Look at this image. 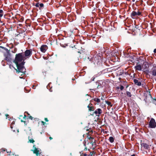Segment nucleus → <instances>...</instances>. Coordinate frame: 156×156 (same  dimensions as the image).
<instances>
[{
    "mask_svg": "<svg viewBox=\"0 0 156 156\" xmlns=\"http://www.w3.org/2000/svg\"><path fill=\"white\" fill-rule=\"evenodd\" d=\"M39 5L41 7H42L44 5L42 3H41L39 4Z\"/></svg>",
    "mask_w": 156,
    "mask_h": 156,
    "instance_id": "nucleus-26",
    "label": "nucleus"
},
{
    "mask_svg": "<svg viewBox=\"0 0 156 156\" xmlns=\"http://www.w3.org/2000/svg\"><path fill=\"white\" fill-rule=\"evenodd\" d=\"M148 65L147 63H144L142 65V69L144 70L145 69L148 67Z\"/></svg>",
    "mask_w": 156,
    "mask_h": 156,
    "instance_id": "nucleus-11",
    "label": "nucleus"
},
{
    "mask_svg": "<svg viewBox=\"0 0 156 156\" xmlns=\"http://www.w3.org/2000/svg\"><path fill=\"white\" fill-rule=\"evenodd\" d=\"M130 156H135V155L134 154H133L132 155H131Z\"/></svg>",
    "mask_w": 156,
    "mask_h": 156,
    "instance_id": "nucleus-34",
    "label": "nucleus"
},
{
    "mask_svg": "<svg viewBox=\"0 0 156 156\" xmlns=\"http://www.w3.org/2000/svg\"><path fill=\"white\" fill-rule=\"evenodd\" d=\"M133 2H134V0H133Z\"/></svg>",
    "mask_w": 156,
    "mask_h": 156,
    "instance_id": "nucleus-41",
    "label": "nucleus"
},
{
    "mask_svg": "<svg viewBox=\"0 0 156 156\" xmlns=\"http://www.w3.org/2000/svg\"><path fill=\"white\" fill-rule=\"evenodd\" d=\"M39 4L38 3H37L36 4V5H35V6L36 7H38L39 6Z\"/></svg>",
    "mask_w": 156,
    "mask_h": 156,
    "instance_id": "nucleus-25",
    "label": "nucleus"
},
{
    "mask_svg": "<svg viewBox=\"0 0 156 156\" xmlns=\"http://www.w3.org/2000/svg\"><path fill=\"white\" fill-rule=\"evenodd\" d=\"M21 19L22 20H23V19L22 18H21Z\"/></svg>",
    "mask_w": 156,
    "mask_h": 156,
    "instance_id": "nucleus-39",
    "label": "nucleus"
},
{
    "mask_svg": "<svg viewBox=\"0 0 156 156\" xmlns=\"http://www.w3.org/2000/svg\"><path fill=\"white\" fill-rule=\"evenodd\" d=\"M117 88H118V89H119V87H117Z\"/></svg>",
    "mask_w": 156,
    "mask_h": 156,
    "instance_id": "nucleus-44",
    "label": "nucleus"
},
{
    "mask_svg": "<svg viewBox=\"0 0 156 156\" xmlns=\"http://www.w3.org/2000/svg\"><path fill=\"white\" fill-rule=\"evenodd\" d=\"M44 120L47 122H48V120L47 118H44Z\"/></svg>",
    "mask_w": 156,
    "mask_h": 156,
    "instance_id": "nucleus-27",
    "label": "nucleus"
},
{
    "mask_svg": "<svg viewBox=\"0 0 156 156\" xmlns=\"http://www.w3.org/2000/svg\"><path fill=\"white\" fill-rule=\"evenodd\" d=\"M24 122L25 124H26V122H25V121H24Z\"/></svg>",
    "mask_w": 156,
    "mask_h": 156,
    "instance_id": "nucleus-36",
    "label": "nucleus"
},
{
    "mask_svg": "<svg viewBox=\"0 0 156 156\" xmlns=\"http://www.w3.org/2000/svg\"><path fill=\"white\" fill-rule=\"evenodd\" d=\"M154 53H156V48L154 49Z\"/></svg>",
    "mask_w": 156,
    "mask_h": 156,
    "instance_id": "nucleus-32",
    "label": "nucleus"
},
{
    "mask_svg": "<svg viewBox=\"0 0 156 156\" xmlns=\"http://www.w3.org/2000/svg\"><path fill=\"white\" fill-rule=\"evenodd\" d=\"M31 151L34 154H36L37 156H44L42 154L41 150L39 149L34 147V150H32Z\"/></svg>",
    "mask_w": 156,
    "mask_h": 156,
    "instance_id": "nucleus-2",
    "label": "nucleus"
},
{
    "mask_svg": "<svg viewBox=\"0 0 156 156\" xmlns=\"http://www.w3.org/2000/svg\"><path fill=\"white\" fill-rule=\"evenodd\" d=\"M28 118H29V119H31V120H32L33 119V118L31 116H30V115H28Z\"/></svg>",
    "mask_w": 156,
    "mask_h": 156,
    "instance_id": "nucleus-21",
    "label": "nucleus"
},
{
    "mask_svg": "<svg viewBox=\"0 0 156 156\" xmlns=\"http://www.w3.org/2000/svg\"><path fill=\"white\" fill-rule=\"evenodd\" d=\"M3 15V11L2 9H0V17H2Z\"/></svg>",
    "mask_w": 156,
    "mask_h": 156,
    "instance_id": "nucleus-17",
    "label": "nucleus"
},
{
    "mask_svg": "<svg viewBox=\"0 0 156 156\" xmlns=\"http://www.w3.org/2000/svg\"><path fill=\"white\" fill-rule=\"evenodd\" d=\"M12 52H13V53H15L16 51H15V50L14 51V52H13V51H12Z\"/></svg>",
    "mask_w": 156,
    "mask_h": 156,
    "instance_id": "nucleus-35",
    "label": "nucleus"
},
{
    "mask_svg": "<svg viewBox=\"0 0 156 156\" xmlns=\"http://www.w3.org/2000/svg\"><path fill=\"white\" fill-rule=\"evenodd\" d=\"M135 68L136 70L140 71L142 70V66L140 64H136V66H135Z\"/></svg>",
    "mask_w": 156,
    "mask_h": 156,
    "instance_id": "nucleus-9",
    "label": "nucleus"
},
{
    "mask_svg": "<svg viewBox=\"0 0 156 156\" xmlns=\"http://www.w3.org/2000/svg\"><path fill=\"white\" fill-rule=\"evenodd\" d=\"M126 94L128 97H131V93L129 91H127L126 92Z\"/></svg>",
    "mask_w": 156,
    "mask_h": 156,
    "instance_id": "nucleus-19",
    "label": "nucleus"
},
{
    "mask_svg": "<svg viewBox=\"0 0 156 156\" xmlns=\"http://www.w3.org/2000/svg\"><path fill=\"white\" fill-rule=\"evenodd\" d=\"M141 145L142 146L141 148L142 150L148 149L149 148V146L145 143H142Z\"/></svg>",
    "mask_w": 156,
    "mask_h": 156,
    "instance_id": "nucleus-7",
    "label": "nucleus"
},
{
    "mask_svg": "<svg viewBox=\"0 0 156 156\" xmlns=\"http://www.w3.org/2000/svg\"><path fill=\"white\" fill-rule=\"evenodd\" d=\"M26 117V116L25 115H24V116L23 118H25Z\"/></svg>",
    "mask_w": 156,
    "mask_h": 156,
    "instance_id": "nucleus-37",
    "label": "nucleus"
},
{
    "mask_svg": "<svg viewBox=\"0 0 156 156\" xmlns=\"http://www.w3.org/2000/svg\"><path fill=\"white\" fill-rule=\"evenodd\" d=\"M87 155L86 154H83V156H87Z\"/></svg>",
    "mask_w": 156,
    "mask_h": 156,
    "instance_id": "nucleus-31",
    "label": "nucleus"
},
{
    "mask_svg": "<svg viewBox=\"0 0 156 156\" xmlns=\"http://www.w3.org/2000/svg\"><path fill=\"white\" fill-rule=\"evenodd\" d=\"M106 103L108 105L110 106H112V105H111V103L110 102L107 101L106 102Z\"/></svg>",
    "mask_w": 156,
    "mask_h": 156,
    "instance_id": "nucleus-20",
    "label": "nucleus"
},
{
    "mask_svg": "<svg viewBox=\"0 0 156 156\" xmlns=\"http://www.w3.org/2000/svg\"><path fill=\"white\" fill-rule=\"evenodd\" d=\"M32 54V52L30 50H27L24 52V56L26 59L30 56Z\"/></svg>",
    "mask_w": 156,
    "mask_h": 156,
    "instance_id": "nucleus-3",
    "label": "nucleus"
},
{
    "mask_svg": "<svg viewBox=\"0 0 156 156\" xmlns=\"http://www.w3.org/2000/svg\"><path fill=\"white\" fill-rule=\"evenodd\" d=\"M48 49V47L46 45H42L40 48V50L41 51L43 52L44 53Z\"/></svg>",
    "mask_w": 156,
    "mask_h": 156,
    "instance_id": "nucleus-8",
    "label": "nucleus"
},
{
    "mask_svg": "<svg viewBox=\"0 0 156 156\" xmlns=\"http://www.w3.org/2000/svg\"><path fill=\"white\" fill-rule=\"evenodd\" d=\"M87 147H85V149H84V150H87Z\"/></svg>",
    "mask_w": 156,
    "mask_h": 156,
    "instance_id": "nucleus-33",
    "label": "nucleus"
},
{
    "mask_svg": "<svg viewBox=\"0 0 156 156\" xmlns=\"http://www.w3.org/2000/svg\"><path fill=\"white\" fill-rule=\"evenodd\" d=\"M5 116H6V119H7L9 118V117H8L9 116V115H8L6 114L5 115Z\"/></svg>",
    "mask_w": 156,
    "mask_h": 156,
    "instance_id": "nucleus-28",
    "label": "nucleus"
},
{
    "mask_svg": "<svg viewBox=\"0 0 156 156\" xmlns=\"http://www.w3.org/2000/svg\"><path fill=\"white\" fill-rule=\"evenodd\" d=\"M102 112V111L101 108H98L96 110L94 113L97 116L99 117Z\"/></svg>",
    "mask_w": 156,
    "mask_h": 156,
    "instance_id": "nucleus-6",
    "label": "nucleus"
},
{
    "mask_svg": "<svg viewBox=\"0 0 156 156\" xmlns=\"http://www.w3.org/2000/svg\"><path fill=\"white\" fill-rule=\"evenodd\" d=\"M141 14V12L139 11L135 12L133 11L131 13V16L132 18H134L133 17L135 16H140Z\"/></svg>",
    "mask_w": 156,
    "mask_h": 156,
    "instance_id": "nucleus-5",
    "label": "nucleus"
},
{
    "mask_svg": "<svg viewBox=\"0 0 156 156\" xmlns=\"http://www.w3.org/2000/svg\"><path fill=\"white\" fill-rule=\"evenodd\" d=\"M34 142L35 141L32 138L30 137L29 136L28 137V143H34Z\"/></svg>",
    "mask_w": 156,
    "mask_h": 156,
    "instance_id": "nucleus-13",
    "label": "nucleus"
},
{
    "mask_svg": "<svg viewBox=\"0 0 156 156\" xmlns=\"http://www.w3.org/2000/svg\"><path fill=\"white\" fill-rule=\"evenodd\" d=\"M133 82L136 85L138 86H140L141 85V83L140 82L138 81V80L136 79H134Z\"/></svg>",
    "mask_w": 156,
    "mask_h": 156,
    "instance_id": "nucleus-12",
    "label": "nucleus"
},
{
    "mask_svg": "<svg viewBox=\"0 0 156 156\" xmlns=\"http://www.w3.org/2000/svg\"><path fill=\"white\" fill-rule=\"evenodd\" d=\"M109 140L111 143H113L114 141V139L113 137L112 136L110 137L109 138Z\"/></svg>",
    "mask_w": 156,
    "mask_h": 156,
    "instance_id": "nucleus-15",
    "label": "nucleus"
},
{
    "mask_svg": "<svg viewBox=\"0 0 156 156\" xmlns=\"http://www.w3.org/2000/svg\"><path fill=\"white\" fill-rule=\"evenodd\" d=\"M41 123H42V125H44V124H45V122H44V121H41Z\"/></svg>",
    "mask_w": 156,
    "mask_h": 156,
    "instance_id": "nucleus-29",
    "label": "nucleus"
},
{
    "mask_svg": "<svg viewBox=\"0 0 156 156\" xmlns=\"http://www.w3.org/2000/svg\"><path fill=\"white\" fill-rule=\"evenodd\" d=\"M149 125L150 127L152 128H154L156 127V123L154 119H151L149 122Z\"/></svg>",
    "mask_w": 156,
    "mask_h": 156,
    "instance_id": "nucleus-4",
    "label": "nucleus"
},
{
    "mask_svg": "<svg viewBox=\"0 0 156 156\" xmlns=\"http://www.w3.org/2000/svg\"><path fill=\"white\" fill-rule=\"evenodd\" d=\"M87 107L88 108L89 110V111H93L94 110V106H90L89 105L87 106Z\"/></svg>",
    "mask_w": 156,
    "mask_h": 156,
    "instance_id": "nucleus-14",
    "label": "nucleus"
},
{
    "mask_svg": "<svg viewBox=\"0 0 156 156\" xmlns=\"http://www.w3.org/2000/svg\"><path fill=\"white\" fill-rule=\"evenodd\" d=\"M21 121L22 122H23V121L22 120H21Z\"/></svg>",
    "mask_w": 156,
    "mask_h": 156,
    "instance_id": "nucleus-42",
    "label": "nucleus"
},
{
    "mask_svg": "<svg viewBox=\"0 0 156 156\" xmlns=\"http://www.w3.org/2000/svg\"><path fill=\"white\" fill-rule=\"evenodd\" d=\"M94 100L95 101L97 102L98 103H99L100 102V100L98 98H94Z\"/></svg>",
    "mask_w": 156,
    "mask_h": 156,
    "instance_id": "nucleus-16",
    "label": "nucleus"
},
{
    "mask_svg": "<svg viewBox=\"0 0 156 156\" xmlns=\"http://www.w3.org/2000/svg\"><path fill=\"white\" fill-rule=\"evenodd\" d=\"M34 87V86H33V87Z\"/></svg>",
    "mask_w": 156,
    "mask_h": 156,
    "instance_id": "nucleus-43",
    "label": "nucleus"
},
{
    "mask_svg": "<svg viewBox=\"0 0 156 156\" xmlns=\"http://www.w3.org/2000/svg\"><path fill=\"white\" fill-rule=\"evenodd\" d=\"M49 138L50 139V140H51L52 139V137H51V136H50L49 137Z\"/></svg>",
    "mask_w": 156,
    "mask_h": 156,
    "instance_id": "nucleus-30",
    "label": "nucleus"
},
{
    "mask_svg": "<svg viewBox=\"0 0 156 156\" xmlns=\"http://www.w3.org/2000/svg\"><path fill=\"white\" fill-rule=\"evenodd\" d=\"M25 60L23 53H20L16 54V55L14 62L17 67L16 73H19L20 72L25 74L26 72V69L23 66L25 63L24 61Z\"/></svg>",
    "mask_w": 156,
    "mask_h": 156,
    "instance_id": "nucleus-1",
    "label": "nucleus"
},
{
    "mask_svg": "<svg viewBox=\"0 0 156 156\" xmlns=\"http://www.w3.org/2000/svg\"><path fill=\"white\" fill-rule=\"evenodd\" d=\"M128 86H127L126 87V88H127V87H128Z\"/></svg>",
    "mask_w": 156,
    "mask_h": 156,
    "instance_id": "nucleus-40",
    "label": "nucleus"
},
{
    "mask_svg": "<svg viewBox=\"0 0 156 156\" xmlns=\"http://www.w3.org/2000/svg\"><path fill=\"white\" fill-rule=\"evenodd\" d=\"M124 89V87L123 86H122V85H121L120 86V89L121 90H123V89Z\"/></svg>",
    "mask_w": 156,
    "mask_h": 156,
    "instance_id": "nucleus-22",
    "label": "nucleus"
},
{
    "mask_svg": "<svg viewBox=\"0 0 156 156\" xmlns=\"http://www.w3.org/2000/svg\"><path fill=\"white\" fill-rule=\"evenodd\" d=\"M151 72L153 76H156V66L153 68Z\"/></svg>",
    "mask_w": 156,
    "mask_h": 156,
    "instance_id": "nucleus-10",
    "label": "nucleus"
},
{
    "mask_svg": "<svg viewBox=\"0 0 156 156\" xmlns=\"http://www.w3.org/2000/svg\"><path fill=\"white\" fill-rule=\"evenodd\" d=\"M5 59L8 61H9V58H8V57H7V56H5Z\"/></svg>",
    "mask_w": 156,
    "mask_h": 156,
    "instance_id": "nucleus-23",
    "label": "nucleus"
},
{
    "mask_svg": "<svg viewBox=\"0 0 156 156\" xmlns=\"http://www.w3.org/2000/svg\"><path fill=\"white\" fill-rule=\"evenodd\" d=\"M15 124V122L13 121L10 125V127L11 128H12L13 127V125Z\"/></svg>",
    "mask_w": 156,
    "mask_h": 156,
    "instance_id": "nucleus-18",
    "label": "nucleus"
},
{
    "mask_svg": "<svg viewBox=\"0 0 156 156\" xmlns=\"http://www.w3.org/2000/svg\"><path fill=\"white\" fill-rule=\"evenodd\" d=\"M93 154V153L92 152H90V154L89 155V156H92V155Z\"/></svg>",
    "mask_w": 156,
    "mask_h": 156,
    "instance_id": "nucleus-24",
    "label": "nucleus"
},
{
    "mask_svg": "<svg viewBox=\"0 0 156 156\" xmlns=\"http://www.w3.org/2000/svg\"><path fill=\"white\" fill-rule=\"evenodd\" d=\"M35 146L34 145L33 146V147H34Z\"/></svg>",
    "mask_w": 156,
    "mask_h": 156,
    "instance_id": "nucleus-38",
    "label": "nucleus"
}]
</instances>
